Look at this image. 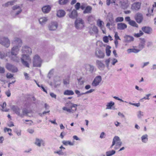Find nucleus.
Here are the masks:
<instances>
[{"instance_id":"nucleus-1","label":"nucleus","mask_w":156,"mask_h":156,"mask_svg":"<svg viewBox=\"0 0 156 156\" xmlns=\"http://www.w3.org/2000/svg\"><path fill=\"white\" fill-rule=\"evenodd\" d=\"M12 43L18 45L14 46L12 48L10 52L11 55H9L8 56L11 60L17 61L18 58L17 56V55L19 53L20 48L21 46L22 41L20 39L16 37L12 41Z\"/></svg>"},{"instance_id":"nucleus-2","label":"nucleus","mask_w":156,"mask_h":156,"mask_svg":"<svg viewBox=\"0 0 156 156\" xmlns=\"http://www.w3.org/2000/svg\"><path fill=\"white\" fill-rule=\"evenodd\" d=\"M22 53L24 54L22 55L21 58V62L26 67L29 68V64L31 63V59L28 55L25 54H31L32 53L31 49L30 47L25 46L22 47Z\"/></svg>"},{"instance_id":"nucleus-3","label":"nucleus","mask_w":156,"mask_h":156,"mask_svg":"<svg viewBox=\"0 0 156 156\" xmlns=\"http://www.w3.org/2000/svg\"><path fill=\"white\" fill-rule=\"evenodd\" d=\"M65 107L62 108V110L66 111L69 113H73L77 110V107L78 105L74 104L69 101L65 104Z\"/></svg>"},{"instance_id":"nucleus-4","label":"nucleus","mask_w":156,"mask_h":156,"mask_svg":"<svg viewBox=\"0 0 156 156\" xmlns=\"http://www.w3.org/2000/svg\"><path fill=\"white\" fill-rule=\"evenodd\" d=\"M42 61L38 55H36L34 57L33 64L34 67H40L41 66Z\"/></svg>"},{"instance_id":"nucleus-5","label":"nucleus","mask_w":156,"mask_h":156,"mask_svg":"<svg viewBox=\"0 0 156 156\" xmlns=\"http://www.w3.org/2000/svg\"><path fill=\"white\" fill-rule=\"evenodd\" d=\"M112 142L115 144L114 149L117 150L122 145V143L119 137L117 136H115L113 138Z\"/></svg>"},{"instance_id":"nucleus-6","label":"nucleus","mask_w":156,"mask_h":156,"mask_svg":"<svg viewBox=\"0 0 156 156\" xmlns=\"http://www.w3.org/2000/svg\"><path fill=\"white\" fill-rule=\"evenodd\" d=\"M0 44L6 48L10 45V41L7 37H3L0 38Z\"/></svg>"},{"instance_id":"nucleus-7","label":"nucleus","mask_w":156,"mask_h":156,"mask_svg":"<svg viewBox=\"0 0 156 156\" xmlns=\"http://www.w3.org/2000/svg\"><path fill=\"white\" fill-rule=\"evenodd\" d=\"M75 25L76 29H81L84 26V21L81 19H77L75 21Z\"/></svg>"},{"instance_id":"nucleus-8","label":"nucleus","mask_w":156,"mask_h":156,"mask_svg":"<svg viewBox=\"0 0 156 156\" xmlns=\"http://www.w3.org/2000/svg\"><path fill=\"white\" fill-rule=\"evenodd\" d=\"M128 0H122L119 2V4L121 8L123 9L127 8L130 5Z\"/></svg>"},{"instance_id":"nucleus-9","label":"nucleus","mask_w":156,"mask_h":156,"mask_svg":"<svg viewBox=\"0 0 156 156\" xmlns=\"http://www.w3.org/2000/svg\"><path fill=\"white\" fill-rule=\"evenodd\" d=\"M95 56L97 58H103L105 56L104 53L99 48H97L94 53Z\"/></svg>"},{"instance_id":"nucleus-10","label":"nucleus","mask_w":156,"mask_h":156,"mask_svg":"<svg viewBox=\"0 0 156 156\" xmlns=\"http://www.w3.org/2000/svg\"><path fill=\"white\" fill-rule=\"evenodd\" d=\"M5 67L8 70L11 71L13 73L16 72L18 70L17 68L14 66L9 63H7L6 64Z\"/></svg>"},{"instance_id":"nucleus-11","label":"nucleus","mask_w":156,"mask_h":156,"mask_svg":"<svg viewBox=\"0 0 156 156\" xmlns=\"http://www.w3.org/2000/svg\"><path fill=\"white\" fill-rule=\"evenodd\" d=\"M134 18L137 23H140L142 22L143 20V15L142 13L138 12L135 15Z\"/></svg>"},{"instance_id":"nucleus-12","label":"nucleus","mask_w":156,"mask_h":156,"mask_svg":"<svg viewBox=\"0 0 156 156\" xmlns=\"http://www.w3.org/2000/svg\"><path fill=\"white\" fill-rule=\"evenodd\" d=\"M141 3L139 2H135L131 5V9L133 10L137 11L140 8Z\"/></svg>"},{"instance_id":"nucleus-13","label":"nucleus","mask_w":156,"mask_h":156,"mask_svg":"<svg viewBox=\"0 0 156 156\" xmlns=\"http://www.w3.org/2000/svg\"><path fill=\"white\" fill-rule=\"evenodd\" d=\"M102 80L101 76H96L93 81L92 85L93 86H97L98 85Z\"/></svg>"},{"instance_id":"nucleus-14","label":"nucleus","mask_w":156,"mask_h":156,"mask_svg":"<svg viewBox=\"0 0 156 156\" xmlns=\"http://www.w3.org/2000/svg\"><path fill=\"white\" fill-rule=\"evenodd\" d=\"M97 26L99 27L100 29L102 30L103 33L105 34V30L104 22L100 20L99 19L97 21Z\"/></svg>"},{"instance_id":"nucleus-15","label":"nucleus","mask_w":156,"mask_h":156,"mask_svg":"<svg viewBox=\"0 0 156 156\" xmlns=\"http://www.w3.org/2000/svg\"><path fill=\"white\" fill-rule=\"evenodd\" d=\"M96 65L98 68L101 70H103L105 68V65L101 60H97L96 61Z\"/></svg>"},{"instance_id":"nucleus-16","label":"nucleus","mask_w":156,"mask_h":156,"mask_svg":"<svg viewBox=\"0 0 156 156\" xmlns=\"http://www.w3.org/2000/svg\"><path fill=\"white\" fill-rule=\"evenodd\" d=\"M69 17L72 19L76 18L78 16L77 12L75 9H73L71 12L68 14Z\"/></svg>"},{"instance_id":"nucleus-17","label":"nucleus","mask_w":156,"mask_h":156,"mask_svg":"<svg viewBox=\"0 0 156 156\" xmlns=\"http://www.w3.org/2000/svg\"><path fill=\"white\" fill-rule=\"evenodd\" d=\"M58 27L57 22H54L51 23L48 26L49 30H56Z\"/></svg>"},{"instance_id":"nucleus-18","label":"nucleus","mask_w":156,"mask_h":156,"mask_svg":"<svg viewBox=\"0 0 156 156\" xmlns=\"http://www.w3.org/2000/svg\"><path fill=\"white\" fill-rule=\"evenodd\" d=\"M11 109L18 115L22 116V115H21V113H20L21 110L18 107L12 105V106Z\"/></svg>"},{"instance_id":"nucleus-19","label":"nucleus","mask_w":156,"mask_h":156,"mask_svg":"<svg viewBox=\"0 0 156 156\" xmlns=\"http://www.w3.org/2000/svg\"><path fill=\"white\" fill-rule=\"evenodd\" d=\"M34 144L36 145L39 147H41V144H42V145L43 146H44V141L41 139L36 138L35 139V141Z\"/></svg>"},{"instance_id":"nucleus-20","label":"nucleus","mask_w":156,"mask_h":156,"mask_svg":"<svg viewBox=\"0 0 156 156\" xmlns=\"http://www.w3.org/2000/svg\"><path fill=\"white\" fill-rule=\"evenodd\" d=\"M127 27V25L123 23H118L117 24V29L119 30H123Z\"/></svg>"},{"instance_id":"nucleus-21","label":"nucleus","mask_w":156,"mask_h":156,"mask_svg":"<svg viewBox=\"0 0 156 156\" xmlns=\"http://www.w3.org/2000/svg\"><path fill=\"white\" fill-rule=\"evenodd\" d=\"M142 30L145 33L148 34H150L152 31V29L148 27H144L142 28Z\"/></svg>"},{"instance_id":"nucleus-22","label":"nucleus","mask_w":156,"mask_h":156,"mask_svg":"<svg viewBox=\"0 0 156 156\" xmlns=\"http://www.w3.org/2000/svg\"><path fill=\"white\" fill-rule=\"evenodd\" d=\"M51 7L49 5L44 6L42 8V11L44 13H48L51 10Z\"/></svg>"},{"instance_id":"nucleus-23","label":"nucleus","mask_w":156,"mask_h":156,"mask_svg":"<svg viewBox=\"0 0 156 156\" xmlns=\"http://www.w3.org/2000/svg\"><path fill=\"white\" fill-rule=\"evenodd\" d=\"M85 68L89 67V71L91 73H93L96 70V69L95 67L92 65L89 64H86L85 65Z\"/></svg>"},{"instance_id":"nucleus-24","label":"nucleus","mask_w":156,"mask_h":156,"mask_svg":"<svg viewBox=\"0 0 156 156\" xmlns=\"http://www.w3.org/2000/svg\"><path fill=\"white\" fill-rule=\"evenodd\" d=\"M124 41L128 43L134 40L133 37L129 35H126L124 37Z\"/></svg>"},{"instance_id":"nucleus-25","label":"nucleus","mask_w":156,"mask_h":156,"mask_svg":"<svg viewBox=\"0 0 156 156\" xmlns=\"http://www.w3.org/2000/svg\"><path fill=\"white\" fill-rule=\"evenodd\" d=\"M115 103L112 101H111L110 102L107 103L106 106V109H115V108H113V106L114 105Z\"/></svg>"},{"instance_id":"nucleus-26","label":"nucleus","mask_w":156,"mask_h":156,"mask_svg":"<svg viewBox=\"0 0 156 156\" xmlns=\"http://www.w3.org/2000/svg\"><path fill=\"white\" fill-rule=\"evenodd\" d=\"M66 14L64 11L62 10H60L57 12V15L59 17H62L64 16Z\"/></svg>"},{"instance_id":"nucleus-27","label":"nucleus","mask_w":156,"mask_h":156,"mask_svg":"<svg viewBox=\"0 0 156 156\" xmlns=\"http://www.w3.org/2000/svg\"><path fill=\"white\" fill-rule=\"evenodd\" d=\"M12 9L13 10H15L18 9L17 12L16 13V15H17L19 14L22 11V9L18 5H15L12 7Z\"/></svg>"},{"instance_id":"nucleus-28","label":"nucleus","mask_w":156,"mask_h":156,"mask_svg":"<svg viewBox=\"0 0 156 156\" xmlns=\"http://www.w3.org/2000/svg\"><path fill=\"white\" fill-rule=\"evenodd\" d=\"M47 20V18L43 17L40 18L39 20V21L40 24L43 25L45 23Z\"/></svg>"},{"instance_id":"nucleus-29","label":"nucleus","mask_w":156,"mask_h":156,"mask_svg":"<svg viewBox=\"0 0 156 156\" xmlns=\"http://www.w3.org/2000/svg\"><path fill=\"white\" fill-rule=\"evenodd\" d=\"M64 150L62 149H60V150L55 151L54 153L57 154L59 155H62L64 156H66L67 155V153L66 152H63V151Z\"/></svg>"},{"instance_id":"nucleus-30","label":"nucleus","mask_w":156,"mask_h":156,"mask_svg":"<svg viewBox=\"0 0 156 156\" xmlns=\"http://www.w3.org/2000/svg\"><path fill=\"white\" fill-rule=\"evenodd\" d=\"M16 2V0H13L8 2L5 3L4 5H3V6L5 7H7L9 6L13 5Z\"/></svg>"},{"instance_id":"nucleus-31","label":"nucleus","mask_w":156,"mask_h":156,"mask_svg":"<svg viewBox=\"0 0 156 156\" xmlns=\"http://www.w3.org/2000/svg\"><path fill=\"white\" fill-rule=\"evenodd\" d=\"M63 94L66 95H72L74 94V93L72 90H67L64 91Z\"/></svg>"},{"instance_id":"nucleus-32","label":"nucleus","mask_w":156,"mask_h":156,"mask_svg":"<svg viewBox=\"0 0 156 156\" xmlns=\"http://www.w3.org/2000/svg\"><path fill=\"white\" fill-rule=\"evenodd\" d=\"M142 141L144 143H146L148 141V135L146 134L143 135L141 137Z\"/></svg>"},{"instance_id":"nucleus-33","label":"nucleus","mask_w":156,"mask_h":156,"mask_svg":"<svg viewBox=\"0 0 156 156\" xmlns=\"http://www.w3.org/2000/svg\"><path fill=\"white\" fill-rule=\"evenodd\" d=\"M92 8L90 6H87L85 8V10L83 11V13L84 14L90 13L91 12Z\"/></svg>"},{"instance_id":"nucleus-34","label":"nucleus","mask_w":156,"mask_h":156,"mask_svg":"<svg viewBox=\"0 0 156 156\" xmlns=\"http://www.w3.org/2000/svg\"><path fill=\"white\" fill-rule=\"evenodd\" d=\"M62 143L64 145L66 146H67L68 145L70 146H73L74 144L73 143L69 141L63 140L62 141Z\"/></svg>"},{"instance_id":"nucleus-35","label":"nucleus","mask_w":156,"mask_h":156,"mask_svg":"<svg viewBox=\"0 0 156 156\" xmlns=\"http://www.w3.org/2000/svg\"><path fill=\"white\" fill-rule=\"evenodd\" d=\"M140 50L135 48L129 49L127 50V52L128 53L134 52L137 53L140 51Z\"/></svg>"},{"instance_id":"nucleus-36","label":"nucleus","mask_w":156,"mask_h":156,"mask_svg":"<svg viewBox=\"0 0 156 156\" xmlns=\"http://www.w3.org/2000/svg\"><path fill=\"white\" fill-rule=\"evenodd\" d=\"M115 153V150H112L111 151H107L106 152V156H111L114 154Z\"/></svg>"},{"instance_id":"nucleus-37","label":"nucleus","mask_w":156,"mask_h":156,"mask_svg":"<svg viewBox=\"0 0 156 156\" xmlns=\"http://www.w3.org/2000/svg\"><path fill=\"white\" fill-rule=\"evenodd\" d=\"M129 25L133 27H138V26L136 22L133 20H131V21L129 22Z\"/></svg>"},{"instance_id":"nucleus-38","label":"nucleus","mask_w":156,"mask_h":156,"mask_svg":"<svg viewBox=\"0 0 156 156\" xmlns=\"http://www.w3.org/2000/svg\"><path fill=\"white\" fill-rule=\"evenodd\" d=\"M111 48V47L108 46L106 48V55L107 56H109L110 55L111 52V51L110 50V49Z\"/></svg>"},{"instance_id":"nucleus-39","label":"nucleus","mask_w":156,"mask_h":156,"mask_svg":"<svg viewBox=\"0 0 156 156\" xmlns=\"http://www.w3.org/2000/svg\"><path fill=\"white\" fill-rule=\"evenodd\" d=\"M108 19L109 20V22L111 24H112L114 23V19L113 17V15L112 14L109 15L108 17Z\"/></svg>"},{"instance_id":"nucleus-40","label":"nucleus","mask_w":156,"mask_h":156,"mask_svg":"<svg viewBox=\"0 0 156 156\" xmlns=\"http://www.w3.org/2000/svg\"><path fill=\"white\" fill-rule=\"evenodd\" d=\"M115 1L116 0H107L106 4L108 5H109L111 3L115 5Z\"/></svg>"},{"instance_id":"nucleus-41","label":"nucleus","mask_w":156,"mask_h":156,"mask_svg":"<svg viewBox=\"0 0 156 156\" xmlns=\"http://www.w3.org/2000/svg\"><path fill=\"white\" fill-rule=\"evenodd\" d=\"M68 2V0H59V4L61 5H64L66 4Z\"/></svg>"},{"instance_id":"nucleus-42","label":"nucleus","mask_w":156,"mask_h":156,"mask_svg":"<svg viewBox=\"0 0 156 156\" xmlns=\"http://www.w3.org/2000/svg\"><path fill=\"white\" fill-rule=\"evenodd\" d=\"M124 18L122 17H119L116 18L115 21L116 22H122L123 21Z\"/></svg>"},{"instance_id":"nucleus-43","label":"nucleus","mask_w":156,"mask_h":156,"mask_svg":"<svg viewBox=\"0 0 156 156\" xmlns=\"http://www.w3.org/2000/svg\"><path fill=\"white\" fill-rule=\"evenodd\" d=\"M7 56V55H5L4 52L0 51V58L3 59L5 58Z\"/></svg>"},{"instance_id":"nucleus-44","label":"nucleus","mask_w":156,"mask_h":156,"mask_svg":"<svg viewBox=\"0 0 156 156\" xmlns=\"http://www.w3.org/2000/svg\"><path fill=\"white\" fill-rule=\"evenodd\" d=\"M144 34L143 33L141 30H140L139 33L137 34H135L134 36L136 37H139Z\"/></svg>"},{"instance_id":"nucleus-45","label":"nucleus","mask_w":156,"mask_h":156,"mask_svg":"<svg viewBox=\"0 0 156 156\" xmlns=\"http://www.w3.org/2000/svg\"><path fill=\"white\" fill-rule=\"evenodd\" d=\"M153 9L151 8H149L148 9V13L147 14V16H149L151 15V14L153 13Z\"/></svg>"},{"instance_id":"nucleus-46","label":"nucleus","mask_w":156,"mask_h":156,"mask_svg":"<svg viewBox=\"0 0 156 156\" xmlns=\"http://www.w3.org/2000/svg\"><path fill=\"white\" fill-rule=\"evenodd\" d=\"M75 92L77 95L78 97H79L81 95L84 94V93H80L79 90H75Z\"/></svg>"},{"instance_id":"nucleus-47","label":"nucleus","mask_w":156,"mask_h":156,"mask_svg":"<svg viewBox=\"0 0 156 156\" xmlns=\"http://www.w3.org/2000/svg\"><path fill=\"white\" fill-rule=\"evenodd\" d=\"M151 95V94H147L146 95V97H144V98H142V99H140V101H141L143 102V100L144 99H145V100H149L150 99V98H149V97Z\"/></svg>"},{"instance_id":"nucleus-48","label":"nucleus","mask_w":156,"mask_h":156,"mask_svg":"<svg viewBox=\"0 0 156 156\" xmlns=\"http://www.w3.org/2000/svg\"><path fill=\"white\" fill-rule=\"evenodd\" d=\"M28 113L27 110L26 109H24L22 111V113H21L22 115L21 117H23V115L27 114Z\"/></svg>"},{"instance_id":"nucleus-49","label":"nucleus","mask_w":156,"mask_h":156,"mask_svg":"<svg viewBox=\"0 0 156 156\" xmlns=\"http://www.w3.org/2000/svg\"><path fill=\"white\" fill-rule=\"evenodd\" d=\"M111 59L110 58H109L108 59L106 60L105 61V62L106 65V66L108 68L109 66V63L111 61Z\"/></svg>"},{"instance_id":"nucleus-50","label":"nucleus","mask_w":156,"mask_h":156,"mask_svg":"<svg viewBox=\"0 0 156 156\" xmlns=\"http://www.w3.org/2000/svg\"><path fill=\"white\" fill-rule=\"evenodd\" d=\"M111 64L112 65H115V64L118 62V60L116 58H113L111 59Z\"/></svg>"},{"instance_id":"nucleus-51","label":"nucleus","mask_w":156,"mask_h":156,"mask_svg":"<svg viewBox=\"0 0 156 156\" xmlns=\"http://www.w3.org/2000/svg\"><path fill=\"white\" fill-rule=\"evenodd\" d=\"M80 4L79 2H77L75 5V10H78L80 8Z\"/></svg>"},{"instance_id":"nucleus-52","label":"nucleus","mask_w":156,"mask_h":156,"mask_svg":"<svg viewBox=\"0 0 156 156\" xmlns=\"http://www.w3.org/2000/svg\"><path fill=\"white\" fill-rule=\"evenodd\" d=\"M143 112L141 111H139L138 112L137 116L139 118H140L143 116Z\"/></svg>"},{"instance_id":"nucleus-53","label":"nucleus","mask_w":156,"mask_h":156,"mask_svg":"<svg viewBox=\"0 0 156 156\" xmlns=\"http://www.w3.org/2000/svg\"><path fill=\"white\" fill-rule=\"evenodd\" d=\"M92 31L96 34H97L98 33V30L97 27L94 26L92 28Z\"/></svg>"},{"instance_id":"nucleus-54","label":"nucleus","mask_w":156,"mask_h":156,"mask_svg":"<svg viewBox=\"0 0 156 156\" xmlns=\"http://www.w3.org/2000/svg\"><path fill=\"white\" fill-rule=\"evenodd\" d=\"M54 71V69H52L49 72L48 75V76L49 77V78H50L51 77V76L53 74Z\"/></svg>"},{"instance_id":"nucleus-55","label":"nucleus","mask_w":156,"mask_h":156,"mask_svg":"<svg viewBox=\"0 0 156 156\" xmlns=\"http://www.w3.org/2000/svg\"><path fill=\"white\" fill-rule=\"evenodd\" d=\"M5 69L4 67L0 66V73H3L5 72Z\"/></svg>"},{"instance_id":"nucleus-56","label":"nucleus","mask_w":156,"mask_h":156,"mask_svg":"<svg viewBox=\"0 0 156 156\" xmlns=\"http://www.w3.org/2000/svg\"><path fill=\"white\" fill-rule=\"evenodd\" d=\"M114 37L115 38V40H120V39L119 37V36L117 32H116L115 33V34L114 36Z\"/></svg>"},{"instance_id":"nucleus-57","label":"nucleus","mask_w":156,"mask_h":156,"mask_svg":"<svg viewBox=\"0 0 156 156\" xmlns=\"http://www.w3.org/2000/svg\"><path fill=\"white\" fill-rule=\"evenodd\" d=\"M103 41L106 43H108V38L107 36H105L103 38Z\"/></svg>"},{"instance_id":"nucleus-58","label":"nucleus","mask_w":156,"mask_h":156,"mask_svg":"<svg viewBox=\"0 0 156 156\" xmlns=\"http://www.w3.org/2000/svg\"><path fill=\"white\" fill-rule=\"evenodd\" d=\"M129 104L130 105H134L137 107H138L140 105V104L139 103H133L131 102H129Z\"/></svg>"},{"instance_id":"nucleus-59","label":"nucleus","mask_w":156,"mask_h":156,"mask_svg":"<svg viewBox=\"0 0 156 156\" xmlns=\"http://www.w3.org/2000/svg\"><path fill=\"white\" fill-rule=\"evenodd\" d=\"M6 76L8 78H11L13 77V75L11 73H7L6 74Z\"/></svg>"},{"instance_id":"nucleus-60","label":"nucleus","mask_w":156,"mask_h":156,"mask_svg":"<svg viewBox=\"0 0 156 156\" xmlns=\"http://www.w3.org/2000/svg\"><path fill=\"white\" fill-rule=\"evenodd\" d=\"M24 74L25 77V78L26 80H28L29 79V75L26 73H24Z\"/></svg>"},{"instance_id":"nucleus-61","label":"nucleus","mask_w":156,"mask_h":156,"mask_svg":"<svg viewBox=\"0 0 156 156\" xmlns=\"http://www.w3.org/2000/svg\"><path fill=\"white\" fill-rule=\"evenodd\" d=\"M50 96L52 98L56 99V95L53 93H51L50 94Z\"/></svg>"},{"instance_id":"nucleus-62","label":"nucleus","mask_w":156,"mask_h":156,"mask_svg":"<svg viewBox=\"0 0 156 156\" xmlns=\"http://www.w3.org/2000/svg\"><path fill=\"white\" fill-rule=\"evenodd\" d=\"M93 17L91 16H90L88 17L87 20L88 21L91 22L93 20Z\"/></svg>"},{"instance_id":"nucleus-63","label":"nucleus","mask_w":156,"mask_h":156,"mask_svg":"<svg viewBox=\"0 0 156 156\" xmlns=\"http://www.w3.org/2000/svg\"><path fill=\"white\" fill-rule=\"evenodd\" d=\"M125 20L127 21L128 22V23H129V22L131 21V20L129 16H127L125 18Z\"/></svg>"},{"instance_id":"nucleus-64","label":"nucleus","mask_w":156,"mask_h":156,"mask_svg":"<svg viewBox=\"0 0 156 156\" xmlns=\"http://www.w3.org/2000/svg\"><path fill=\"white\" fill-rule=\"evenodd\" d=\"M5 94L8 97H9L11 95V93L9 90H8L5 92Z\"/></svg>"}]
</instances>
